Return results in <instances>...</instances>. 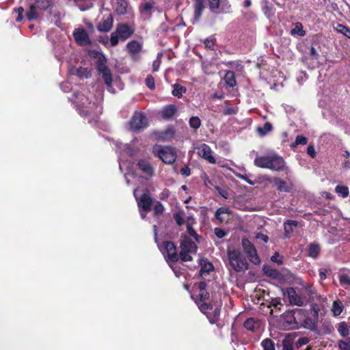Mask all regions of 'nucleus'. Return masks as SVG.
<instances>
[{
  "label": "nucleus",
  "mask_w": 350,
  "mask_h": 350,
  "mask_svg": "<svg viewBox=\"0 0 350 350\" xmlns=\"http://www.w3.org/2000/svg\"><path fill=\"white\" fill-rule=\"evenodd\" d=\"M77 107L79 114L88 120L90 123L96 122L102 113L101 107L98 103L92 102L85 95L78 97Z\"/></svg>",
  "instance_id": "1"
},
{
  "label": "nucleus",
  "mask_w": 350,
  "mask_h": 350,
  "mask_svg": "<svg viewBox=\"0 0 350 350\" xmlns=\"http://www.w3.org/2000/svg\"><path fill=\"white\" fill-rule=\"evenodd\" d=\"M228 258L231 268L236 272H241L248 269L246 258L239 250H228Z\"/></svg>",
  "instance_id": "2"
},
{
  "label": "nucleus",
  "mask_w": 350,
  "mask_h": 350,
  "mask_svg": "<svg viewBox=\"0 0 350 350\" xmlns=\"http://www.w3.org/2000/svg\"><path fill=\"white\" fill-rule=\"evenodd\" d=\"M135 29L126 23H118L116 31L111 33L110 36L111 45L115 46L118 45L119 38L122 40H126L129 38L134 33Z\"/></svg>",
  "instance_id": "3"
},
{
  "label": "nucleus",
  "mask_w": 350,
  "mask_h": 350,
  "mask_svg": "<svg viewBox=\"0 0 350 350\" xmlns=\"http://www.w3.org/2000/svg\"><path fill=\"white\" fill-rule=\"evenodd\" d=\"M180 247V259L183 262L192 261L193 258L190 254L196 252L197 245L196 243L187 235H183Z\"/></svg>",
  "instance_id": "4"
},
{
  "label": "nucleus",
  "mask_w": 350,
  "mask_h": 350,
  "mask_svg": "<svg viewBox=\"0 0 350 350\" xmlns=\"http://www.w3.org/2000/svg\"><path fill=\"white\" fill-rule=\"evenodd\" d=\"M152 152L165 164L174 163L177 157L174 148L170 146H156L153 148Z\"/></svg>",
  "instance_id": "5"
},
{
  "label": "nucleus",
  "mask_w": 350,
  "mask_h": 350,
  "mask_svg": "<svg viewBox=\"0 0 350 350\" xmlns=\"http://www.w3.org/2000/svg\"><path fill=\"white\" fill-rule=\"evenodd\" d=\"M96 69L105 81L109 91L112 89V75L110 69L107 66V59L102 54L98 57L96 62Z\"/></svg>",
  "instance_id": "6"
},
{
  "label": "nucleus",
  "mask_w": 350,
  "mask_h": 350,
  "mask_svg": "<svg viewBox=\"0 0 350 350\" xmlns=\"http://www.w3.org/2000/svg\"><path fill=\"white\" fill-rule=\"evenodd\" d=\"M161 251L163 254H166L167 260L176 263L180 258L176 246L171 241H165L162 243Z\"/></svg>",
  "instance_id": "7"
},
{
  "label": "nucleus",
  "mask_w": 350,
  "mask_h": 350,
  "mask_svg": "<svg viewBox=\"0 0 350 350\" xmlns=\"http://www.w3.org/2000/svg\"><path fill=\"white\" fill-rule=\"evenodd\" d=\"M221 306H217L213 310V305L208 303H202L200 305L199 308L202 312L206 314L209 322L211 324L216 323L220 317Z\"/></svg>",
  "instance_id": "8"
},
{
  "label": "nucleus",
  "mask_w": 350,
  "mask_h": 350,
  "mask_svg": "<svg viewBox=\"0 0 350 350\" xmlns=\"http://www.w3.org/2000/svg\"><path fill=\"white\" fill-rule=\"evenodd\" d=\"M130 129L133 131H139L148 126V121L143 112L135 111L130 122Z\"/></svg>",
  "instance_id": "9"
},
{
  "label": "nucleus",
  "mask_w": 350,
  "mask_h": 350,
  "mask_svg": "<svg viewBox=\"0 0 350 350\" xmlns=\"http://www.w3.org/2000/svg\"><path fill=\"white\" fill-rule=\"evenodd\" d=\"M242 246L249 260L254 265H259L260 260L254 245L247 239H243Z\"/></svg>",
  "instance_id": "10"
},
{
  "label": "nucleus",
  "mask_w": 350,
  "mask_h": 350,
  "mask_svg": "<svg viewBox=\"0 0 350 350\" xmlns=\"http://www.w3.org/2000/svg\"><path fill=\"white\" fill-rule=\"evenodd\" d=\"M136 200L139 212L148 213L151 210L153 199L148 191L144 193Z\"/></svg>",
  "instance_id": "11"
},
{
  "label": "nucleus",
  "mask_w": 350,
  "mask_h": 350,
  "mask_svg": "<svg viewBox=\"0 0 350 350\" xmlns=\"http://www.w3.org/2000/svg\"><path fill=\"white\" fill-rule=\"evenodd\" d=\"M267 169L273 171L282 172L287 170L286 163L282 157L278 154H271V159Z\"/></svg>",
  "instance_id": "12"
},
{
  "label": "nucleus",
  "mask_w": 350,
  "mask_h": 350,
  "mask_svg": "<svg viewBox=\"0 0 350 350\" xmlns=\"http://www.w3.org/2000/svg\"><path fill=\"white\" fill-rule=\"evenodd\" d=\"M73 37L78 44L88 45L91 43L88 32L83 28L76 29L73 32Z\"/></svg>",
  "instance_id": "13"
},
{
  "label": "nucleus",
  "mask_w": 350,
  "mask_h": 350,
  "mask_svg": "<svg viewBox=\"0 0 350 350\" xmlns=\"http://www.w3.org/2000/svg\"><path fill=\"white\" fill-rule=\"evenodd\" d=\"M175 134L174 129L172 126L167 128L165 131H154L152 135L156 139L159 141L165 142L172 139Z\"/></svg>",
  "instance_id": "14"
},
{
  "label": "nucleus",
  "mask_w": 350,
  "mask_h": 350,
  "mask_svg": "<svg viewBox=\"0 0 350 350\" xmlns=\"http://www.w3.org/2000/svg\"><path fill=\"white\" fill-rule=\"evenodd\" d=\"M286 295L291 305L297 306H302L304 305V300L302 297L297 293L294 288H287Z\"/></svg>",
  "instance_id": "15"
},
{
  "label": "nucleus",
  "mask_w": 350,
  "mask_h": 350,
  "mask_svg": "<svg viewBox=\"0 0 350 350\" xmlns=\"http://www.w3.org/2000/svg\"><path fill=\"white\" fill-rule=\"evenodd\" d=\"M113 23V18L111 14L105 15L101 22L97 26V29L100 32H108L111 30Z\"/></svg>",
  "instance_id": "16"
},
{
  "label": "nucleus",
  "mask_w": 350,
  "mask_h": 350,
  "mask_svg": "<svg viewBox=\"0 0 350 350\" xmlns=\"http://www.w3.org/2000/svg\"><path fill=\"white\" fill-rule=\"evenodd\" d=\"M207 284L206 282L201 281L198 283V288L199 289L198 301L197 304L200 305L209 299V293L206 291Z\"/></svg>",
  "instance_id": "17"
},
{
  "label": "nucleus",
  "mask_w": 350,
  "mask_h": 350,
  "mask_svg": "<svg viewBox=\"0 0 350 350\" xmlns=\"http://www.w3.org/2000/svg\"><path fill=\"white\" fill-rule=\"evenodd\" d=\"M138 168L150 177L154 175V168L150 161L145 159H139L137 163Z\"/></svg>",
  "instance_id": "18"
},
{
  "label": "nucleus",
  "mask_w": 350,
  "mask_h": 350,
  "mask_svg": "<svg viewBox=\"0 0 350 350\" xmlns=\"http://www.w3.org/2000/svg\"><path fill=\"white\" fill-rule=\"evenodd\" d=\"M232 214V211L228 206L218 208L215 213V217L219 222L228 219V217Z\"/></svg>",
  "instance_id": "19"
},
{
  "label": "nucleus",
  "mask_w": 350,
  "mask_h": 350,
  "mask_svg": "<svg viewBox=\"0 0 350 350\" xmlns=\"http://www.w3.org/2000/svg\"><path fill=\"white\" fill-rule=\"evenodd\" d=\"M273 183L279 191L288 193L293 189V185L291 183H287L278 177L273 178Z\"/></svg>",
  "instance_id": "20"
},
{
  "label": "nucleus",
  "mask_w": 350,
  "mask_h": 350,
  "mask_svg": "<svg viewBox=\"0 0 350 350\" xmlns=\"http://www.w3.org/2000/svg\"><path fill=\"white\" fill-rule=\"evenodd\" d=\"M295 337L291 334H286L285 337L281 340V345L277 344L278 348L282 347L281 350H294L295 349Z\"/></svg>",
  "instance_id": "21"
},
{
  "label": "nucleus",
  "mask_w": 350,
  "mask_h": 350,
  "mask_svg": "<svg viewBox=\"0 0 350 350\" xmlns=\"http://www.w3.org/2000/svg\"><path fill=\"white\" fill-rule=\"evenodd\" d=\"M201 148L202 149L200 153L201 157L210 163L215 164L216 163V159L212 155L213 151L210 146L206 144H203Z\"/></svg>",
  "instance_id": "22"
},
{
  "label": "nucleus",
  "mask_w": 350,
  "mask_h": 350,
  "mask_svg": "<svg viewBox=\"0 0 350 350\" xmlns=\"http://www.w3.org/2000/svg\"><path fill=\"white\" fill-rule=\"evenodd\" d=\"M243 326L248 331L254 332L260 328V322L254 318H249L245 321Z\"/></svg>",
  "instance_id": "23"
},
{
  "label": "nucleus",
  "mask_w": 350,
  "mask_h": 350,
  "mask_svg": "<svg viewBox=\"0 0 350 350\" xmlns=\"http://www.w3.org/2000/svg\"><path fill=\"white\" fill-rule=\"evenodd\" d=\"M301 309H295L293 310H289L285 312L283 315V318L285 322L288 323L289 325H293L297 324V320H296V314H299L301 312Z\"/></svg>",
  "instance_id": "24"
},
{
  "label": "nucleus",
  "mask_w": 350,
  "mask_h": 350,
  "mask_svg": "<svg viewBox=\"0 0 350 350\" xmlns=\"http://www.w3.org/2000/svg\"><path fill=\"white\" fill-rule=\"evenodd\" d=\"M319 318V310L313 308L310 317H307L304 320L306 327H314L317 323Z\"/></svg>",
  "instance_id": "25"
},
{
  "label": "nucleus",
  "mask_w": 350,
  "mask_h": 350,
  "mask_svg": "<svg viewBox=\"0 0 350 350\" xmlns=\"http://www.w3.org/2000/svg\"><path fill=\"white\" fill-rule=\"evenodd\" d=\"M205 0H194V19L198 21L205 8Z\"/></svg>",
  "instance_id": "26"
},
{
  "label": "nucleus",
  "mask_w": 350,
  "mask_h": 350,
  "mask_svg": "<svg viewBox=\"0 0 350 350\" xmlns=\"http://www.w3.org/2000/svg\"><path fill=\"white\" fill-rule=\"evenodd\" d=\"M270 159L271 155L256 157V159H254V165L258 167L267 169L269 167Z\"/></svg>",
  "instance_id": "27"
},
{
  "label": "nucleus",
  "mask_w": 350,
  "mask_h": 350,
  "mask_svg": "<svg viewBox=\"0 0 350 350\" xmlns=\"http://www.w3.org/2000/svg\"><path fill=\"white\" fill-rule=\"evenodd\" d=\"M177 111V108L174 105H168L163 107L162 110V117L164 119L172 118Z\"/></svg>",
  "instance_id": "28"
},
{
  "label": "nucleus",
  "mask_w": 350,
  "mask_h": 350,
  "mask_svg": "<svg viewBox=\"0 0 350 350\" xmlns=\"http://www.w3.org/2000/svg\"><path fill=\"white\" fill-rule=\"evenodd\" d=\"M298 226V222L294 220H287L284 223V230L285 237L289 238L291 234L293 232V228Z\"/></svg>",
  "instance_id": "29"
},
{
  "label": "nucleus",
  "mask_w": 350,
  "mask_h": 350,
  "mask_svg": "<svg viewBox=\"0 0 350 350\" xmlns=\"http://www.w3.org/2000/svg\"><path fill=\"white\" fill-rule=\"evenodd\" d=\"M263 271L266 275L271 278L272 279L278 280L282 277V274L278 270L269 266H264Z\"/></svg>",
  "instance_id": "30"
},
{
  "label": "nucleus",
  "mask_w": 350,
  "mask_h": 350,
  "mask_svg": "<svg viewBox=\"0 0 350 350\" xmlns=\"http://www.w3.org/2000/svg\"><path fill=\"white\" fill-rule=\"evenodd\" d=\"M127 0H117L116 12L118 15H124L127 13Z\"/></svg>",
  "instance_id": "31"
},
{
  "label": "nucleus",
  "mask_w": 350,
  "mask_h": 350,
  "mask_svg": "<svg viewBox=\"0 0 350 350\" xmlns=\"http://www.w3.org/2000/svg\"><path fill=\"white\" fill-rule=\"evenodd\" d=\"M71 74L75 75L77 77L82 78H88L90 77V72L87 68L79 67V68H72L70 70Z\"/></svg>",
  "instance_id": "32"
},
{
  "label": "nucleus",
  "mask_w": 350,
  "mask_h": 350,
  "mask_svg": "<svg viewBox=\"0 0 350 350\" xmlns=\"http://www.w3.org/2000/svg\"><path fill=\"white\" fill-rule=\"evenodd\" d=\"M37 10L38 8L34 3L29 5V9L26 13V17L29 21L36 20L39 17Z\"/></svg>",
  "instance_id": "33"
},
{
  "label": "nucleus",
  "mask_w": 350,
  "mask_h": 350,
  "mask_svg": "<svg viewBox=\"0 0 350 350\" xmlns=\"http://www.w3.org/2000/svg\"><path fill=\"white\" fill-rule=\"evenodd\" d=\"M224 79L225 80V82L229 87L234 88V86H236L237 81L235 79V74L234 71H227Z\"/></svg>",
  "instance_id": "34"
},
{
  "label": "nucleus",
  "mask_w": 350,
  "mask_h": 350,
  "mask_svg": "<svg viewBox=\"0 0 350 350\" xmlns=\"http://www.w3.org/2000/svg\"><path fill=\"white\" fill-rule=\"evenodd\" d=\"M214 269V267L212 263L207 260H203L201 262V267L200 270V274L201 276L204 274H209L210 272L213 271Z\"/></svg>",
  "instance_id": "35"
},
{
  "label": "nucleus",
  "mask_w": 350,
  "mask_h": 350,
  "mask_svg": "<svg viewBox=\"0 0 350 350\" xmlns=\"http://www.w3.org/2000/svg\"><path fill=\"white\" fill-rule=\"evenodd\" d=\"M192 220L193 221V219L191 217H188L187 219V233L192 237L195 239L197 242H199V235L197 234L196 231L192 227V223H190L189 221Z\"/></svg>",
  "instance_id": "36"
},
{
  "label": "nucleus",
  "mask_w": 350,
  "mask_h": 350,
  "mask_svg": "<svg viewBox=\"0 0 350 350\" xmlns=\"http://www.w3.org/2000/svg\"><path fill=\"white\" fill-rule=\"evenodd\" d=\"M186 91L187 88L185 86H183L178 83H175L173 85V90L172 94L174 96L180 98L183 96V94L186 92Z\"/></svg>",
  "instance_id": "37"
},
{
  "label": "nucleus",
  "mask_w": 350,
  "mask_h": 350,
  "mask_svg": "<svg viewBox=\"0 0 350 350\" xmlns=\"http://www.w3.org/2000/svg\"><path fill=\"white\" fill-rule=\"evenodd\" d=\"M126 48L129 53L134 54L139 53L141 51L142 46L139 42L133 40L126 44Z\"/></svg>",
  "instance_id": "38"
},
{
  "label": "nucleus",
  "mask_w": 350,
  "mask_h": 350,
  "mask_svg": "<svg viewBox=\"0 0 350 350\" xmlns=\"http://www.w3.org/2000/svg\"><path fill=\"white\" fill-rule=\"evenodd\" d=\"M262 350H275V345L273 340L269 338L263 339L260 342Z\"/></svg>",
  "instance_id": "39"
},
{
  "label": "nucleus",
  "mask_w": 350,
  "mask_h": 350,
  "mask_svg": "<svg viewBox=\"0 0 350 350\" xmlns=\"http://www.w3.org/2000/svg\"><path fill=\"white\" fill-rule=\"evenodd\" d=\"M320 252V247L318 244L316 243H310L308 246V256L316 258Z\"/></svg>",
  "instance_id": "40"
},
{
  "label": "nucleus",
  "mask_w": 350,
  "mask_h": 350,
  "mask_svg": "<svg viewBox=\"0 0 350 350\" xmlns=\"http://www.w3.org/2000/svg\"><path fill=\"white\" fill-rule=\"evenodd\" d=\"M34 3L38 9L46 11L51 6V0H36Z\"/></svg>",
  "instance_id": "41"
},
{
  "label": "nucleus",
  "mask_w": 350,
  "mask_h": 350,
  "mask_svg": "<svg viewBox=\"0 0 350 350\" xmlns=\"http://www.w3.org/2000/svg\"><path fill=\"white\" fill-rule=\"evenodd\" d=\"M74 2L81 11H85L92 6L90 0H74Z\"/></svg>",
  "instance_id": "42"
},
{
  "label": "nucleus",
  "mask_w": 350,
  "mask_h": 350,
  "mask_svg": "<svg viewBox=\"0 0 350 350\" xmlns=\"http://www.w3.org/2000/svg\"><path fill=\"white\" fill-rule=\"evenodd\" d=\"M343 310V305L340 301H334L333 302L332 311L333 312L334 316L338 317L339 316Z\"/></svg>",
  "instance_id": "43"
},
{
  "label": "nucleus",
  "mask_w": 350,
  "mask_h": 350,
  "mask_svg": "<svg viewBox=\"0 0 350 350\" xmlns=\"http://www.w3.org/2000/svg\"><path fill=\"white\" fill-rule=\"evenodd\" d=\"M335 192L342 198H347L349 194L348 187L345 185H337L335 187Z\"/></svg>",
  "instance_id": "44"
},
{
  "label": "nucleus",
  "mask_w": 350,
  "mask_h": 350,
  "mask_svg": "<svg viewBox=\"0 0 350 350\" xmlns=\"http://www.w3.org/2000/svg\"><path fill=\"white\" fill-rule=\"evenodd\" d=\"M273 129L271 123L267 122L264 124L262 127H258L257 131L260 136L266 135L269 132Z\"/></svg>",
  "instance_id": "45"
},
{
  "label": "nucleus",
  "mask_w": 350,
  "mask_h": 350,
  "mask_svg": "<svg viewBox=\"0 0 350 350\" xmlns=\"http://www.w3.org/2000/svg\"><path fill=\"white\" fill-rule=\"evenodd\" d=\"M291 34L304 36L306 34V32L303 29L302 24L299 22L296 23L295 24V27L291 30Z\"/></svg>",
  "instance_id": "46"
},
{
  "label": "nucleus",
  "mask_w": 350,
  "mask_h": 350,
  "mask_svg": "<svg viewBox=\"0 0 350 350\" xmlns=\"http://www.w3.org/2000/svg\"><path fill=\"white\" fill-rule=\"evenodd\" d=\"M224 0H208V7L213 13H218L217 10Z\"/></svg>",
  "instance_id": "47"
},
{
  "label": "nucleus",
  "mask_w": 350,
  "mask_h": 350,
  "mask_svg": "<svg viewBox=\"0 0 350 350\" xmlns=\"http://www.w3.org/2000/svg\"><path fill=\"white\" fill-rule=\"evenodd\" d=\"M189 124L193 129H198L201 125V120L198 116H192L189 120Z\"/></svg>",
  "instance_id": "48"
},
{
  "label": "nucleus",
  "mask_w": 350,
  "mask_h": 350,
  "mask_svg": "<svg viewBox=\"0 0 350 350\" xmlns=\"http://www.w3.org/2000/svg\"><path fill=\"white\" fill-rule=\"evenodd\" d=\"M154 3L153 2H146L144 4H142L140 6V10L142 12H144L146 14L150 15L152 13V10L154 7Z\"/></svg>",
  "instance_id": "49"
},
{
  "label": "nucleus",
  "mask_w": 350,
  "mask_h": 350,
  "mask_svg": "<svg viewBox=\"0 0 350 350\" xmlns=\"http://www.w3.org/2000/svg\"><path fill=\"white\" fill-rule=\"evenodd\" d=\"M338 332L342 337H346L349 335V331L347 325L345 322H341L338 325Z\"/></svg>",
  "instance_id": "50"
},
{
  "label": "nucleus",
  "mask_w": 350,
  "mask_h": 350,
  "mask_svg": "<svg viewBox=\"0 0 350 350\" xmlns=\"http://www.w3.org/2000/svg\"><path fill=\"white\" fill-rule=\"evenodd\" d=\"M238 110L239 109L237 107L226 105L223 109L222 113L224 116L234 115L238 112Z\"/></svg>",
  "instance_id": "51"
},
{
  "label": "nucleus",
  "mask_w": 350,
  "mask_h": 350,
  "mask_svg": "<svg viewBox=\"0 0 350 350\" xmlns=\"http://www.w3.org/2000/svg\"><path fill=\"white\" fill-rule=\"evenodd\" d=\"M308 143V138L304 135H297L295 142L291 144V147L294 148L298 145H306Z\"/></svg>",
  "instance_id": "52"
},
{
  "label": "nucleus",
  "mask_w": 350,
  "mask_h": 350,
  "mask_svg": "<svg viewBox=\"0 0 350 350\" xmlns=\"http://www.w3.org/2000/svg\"><path fill=\"white\" fill-rule=\"evenodd\" d=\"M338 347L340 350H350V338L338 341Z\"/></svg>",
  "instance_id": "53"
},
{
  "label": "nucleus",
  "mask_w": 350,
  "mask_h": 350,
  "mask_svg": "<svg viewBox=\"0 0 350 350\" xmlns=\"http://www.w3.org/2000/svg\"><path fill=\"white\" fill-rule=\"evenodd\" d=\"M164 210H165V208H164V206L162 204V203L159 201H157L153 207L154 215H161L164 212Z\"/></svg>",
  "instance_id": "54"
},
{
  "label": "nucleus",
  "mask_w": 350,
  "mask_h": 350,
  "mask_svg": "<svg viewBox=\"0 0 350 350\" xmlns=\"http://www.w3.org/2000/svg\"><path fill=\"white\" fill-rule=\"evenodd\" d=\"M173 217L178 226H181L184 224L185 220L183 219V212H176L174 213Z\"/></svg>",
  "instance_id": "55"
},
{
  "label": "nucleus",
  "mask_w": 350,
  "mask_h": 350,
  "mask_svg": "<svg viewBox=\"0 0 350 350\" xmlns=\"http://www.w3.org/2000/svg\"><path fill=\"white\" fill-rule=\"evenodd\" d=\"M338 31L342 34H343L345 36H346L347 38L350 39V28L343 25H338Z\"/></svg>",
  "instance_id": "56"
},
{
  "label": "nucleus",
  "mask_w": 350,
  "mask_h": 350,
  "mask_svg": "<svg viewBox=\"0 0 350 350\" xmlns=\"http://www.w3.org/2000/svg\"><path fill=\"white\" fill-rule=\"evenodd\" d=\"M145 83L146 85L151 90H153L155 89V83H154V78L150 75H148L146 79H145Z\"/></svg>",
  "instance_id": "57"
},
{
  "label": "nucleus",
  "mask_w": 350,
  "mask_h": 350,
  "mask_svg": "<svg viewBox=\"0 0 350 350\" xmlns=\"http://www.w3.org/2000/svg\"><path fill=\"white\" fill-rule=\"evenodd\" d=\"M204 44L206 49L213 50L215 44V38L213 36H211L204 40Z\"/></svg>",
  "instance_id": "58"
},
{
  "label": "nucleus",
  "mask_w": 350,
  "mask_h": 350,
  "mask_svg": "<svg viewBox=\"0 0 350 350\" xmlns=\"http://www.w3.org/2000/svg\"><path fill=\"white\" fill-rule=\"evenodd\" d=\"M309 342V339L307 337H301L297 341H295L294 345L295 348L299 349L302 346L308 344Z\"/></svg>",
  "instance_id": "59"
},
{
  "label": "nucleus",
  "mask_w": 350,
  "mask_h": 350,
  "mask_svg": "<svg viewBox=\"0 0 350 350\" xmlns=\"http://www.w3.org/2000/svg\"><path fill=\"white\" fill-rule=\"evenodd\" d=\"M14 11L18 14L16 18V22L19 23L23 19L24 8L23 7H18L14 9Z\"/></svg>",
  "instance_id": "60"
},
{
  "label": "nucleus",
  "mask_w": 350,
  "mask_h": 350,
  "mask_svg": "<svg viewBox=\"0 0 350 350\" xmlns=\"http://www.w3.org/2000/svg\"><path fill=\"white\" fill-rule=\"evenodd\" d=\"M339 281L342 285L350 286V278L347 275H340Z\"/></svg>",
  "instance_id": "61"
},
{
  "label": "nucleus",
  "mask_w": 350,
  "mask_h": 350,
  "mask_svg": "<svg viewBox=\"0 0 350 350\" xmlns=\"http://www.w3.org/2000/svg\"><path fill=\"white\" fill-rule=\"evenodd\" d=\"M271 307H273L276 310H281V308L283 306L282 304L281 303L280 299H272L270 302Z\"/></svg>",
  "instance_id": "62"
},
{
  "label": "nucleus",
  "mask_w": 350,
  "mask_h": 350,
  "mask_svg": "<svg viewBox=\"0 0 350 350\" xmlns=\"http://www.w3.org/2000/svg\"><path fill=\"white\" fill-rule=\"evenodd\" d=\"M161 64V59L160 57H157L155 60L152 62V72H156L159 70L160 66Z\"/></svg>",
  "instance_id": "63"
},
{
  "label": "nucleus",
  "mask_w": 350,
  "mask_h": 350,
  "mask_svg": "<svg viewBox=\"0 0 350 350\" xmlns=\"http://www.w3.org/2000/svg\"><path fill=\"white\" fill-rule=\"evenodd\" d=\"M215 234L216 235V237L217 238L222 239L227 234V232L221 228H215Z\"/></svg>",
  "instance_id": "64"
}]
</instances>
